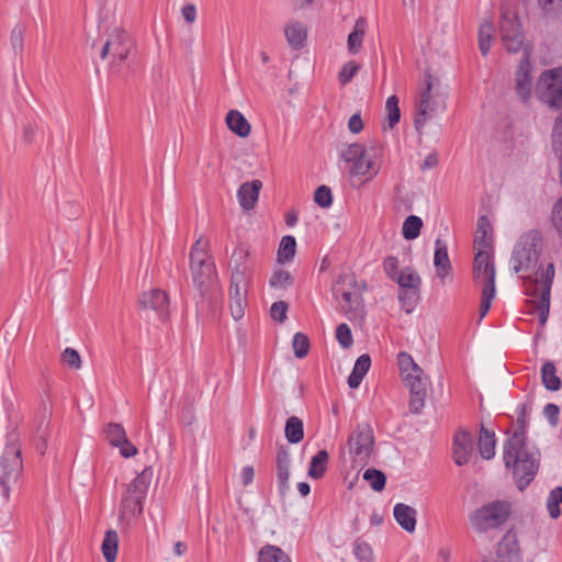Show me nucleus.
Returning a JSON list of instances; mask_svg holds the SVG:
<instances>
[{"label": "nucleus", "mask_w": 562, "mask_h": 562, "mask_svg": "<svg viewBox=\"0 0 562 562\" xmlns=\"http://www.w3.org/2000/svg\"><path fill=\"white\" fill-rule=\"evenodd\" d=\"M109 443L120 448L123 458H131L137 454V448L127 439L124 427L119 423H109L104 429Z\"/></svg>", "instance_id": "dca6fc26"}, {"label": "nucleus", "mask_w": 562, "mask_h": 562, "mask_svg": "<svg viewBox=\"0 0 562 562\" xmlns=\"http://www.w3.org/2000/svg\"><path fill=\"white\" fill-rule=\"evenodd\" d=\"M527 412H528V405L527 404H520L517 407V424L518 428L515 431H521L522 438H525V429L527 427Z\"/></svg>", "instance_id": "bf43d9fd"}, {"label": "nucleus", "mask_w": 562, "mask_h": 562, "mask_svg": "<svg viewBox=\"0 0 562 562\" xmlns=\"http://www.w3.org/2000/svg\"><path fill=\"white\" fill-rule=\"evenodd\" d=\"M470 464L474 470H480V460L475 453L474 437L464 429L459 428V467Z\"/></svg>", "instance_id": "a211bd4d"}, {"label": "nucleus", "mask_w": 562, "mask_h": 562, "mask_svg": "<svg viewBox=\"0 0 562 562\" xmlns=\"http://www.w3.org/2000/svg\"><path fill=\"white\" fill-rule=\"evenodd\" d=\"M503 460L513 470V476L520 491L533 480L539 469V451L528 447L521 431H515L503 446Z\"/></svg>", "instance_id": "f03ea898"}, {"label": "nucleus", "mask_w": 562, "mask_h": 562, "mask_svg": "<svg viewBox=\"0 0 562 562\" xmlns=\"http://www.w3.org/2000/svg\"><path fill=\"white\" fill-rule=\"evenodd\" d=\"M290 453L285 447H280L276 458V470L277 479L279 484V491L282 496L285 495L289 490V476H290Z\"/></svg>", "instance_id": "4be33fe9"}, {"label": "nucleus", "mask_w": 562, "mask_h": 562, "mask_svg": "<svg viewBox=\"0 0 562 562\" xmlns=\"http://www.w3.org/2000/svg\"><path fill=\"white\" fill-rule=\"evenodd\" d=\"M181 14L187 23H193L196 20V9L192 3L186 4L181 9Z\"/></svg>", "instance_id": "0e129e2a"}, {"label": "nucleus", "mask_w": 562, "mask_h": 562, "mask_svg": "<svg viewBox=\"0 0 562 562\" xmlns=\"http://www.w3.org/2000/svg\"><path fill=\"white\" fill-rule=\"evenodd\" d=\"M347 447L355 463L361 467L368 464L374 448L372 427L367 423L357 425L348 437Z\"/></svg>", "instance_id": "1a4fd4ad"}, {"label": "nucleus", "mask_w": 562, "mask_h": 562, "mask_svg": "<svg viewBox=\"0 0 562 562\" xmlns=\"http://www.w3.org/2000/svg\"><path fill=\"white\" fill-rule=\"evenodd\" d=\"M225 122L227 127L237 136L245 138L251 132V125L238 110L227 112Z\"/></svg>", "instance_id": "a878e982"}, {"label": "nucleus", "mask_w": 562, "mask_h": 562, "mask_svg": "<svg viewBox=\"0 0 562 562\" xmlns=\"http://www.w3.org/2000/svg\"><path fill=\"white\" fill-rule=\"evenodd\" d=\"M501 40L508 53H517L524 45V35L517 15L509 9H503L499 21Z\"/></svg>", "instance_id": "4468645a"}, {"label": "nucleus", "mask_w": 562, "mask_h": 562, "mask_svg": "<svg viewBox=\"0 0 562 562\" xmlns=\"http://www.w3.org/2000/svg\"><path fill=\"white\" fill-rule=\"evenodd\" d=\"M46 439H47V436H43V438L33 436V445H34L35 449L42 456L45 454V452H46V448H47Z\"/></svg>", "instance_id": "338daca9"}, {"label": "nucleus", "mask_w": 562, "mask_h": 562, "mask_svg": "<svg viewBox=\"0 0 562 562\" xmlns=\"http://www.w3.org/2000/svg\"><path fill=\"white\" fill-rule=\"evenodd\" d=\"M383 268L387 277L391 278L392 280H395L396 277L400 274L398 259L396 257H386L383 261Z\"/></svg>", "instance_id": "4d7b16f0"}, {"label": "nucleus", "mask_w": 562, "mask_h": 562, "mask_svg": "<svg viewBox=\"0 0 562 562\" xmlns=\"http://www.w3.org/2000/svg\"><path fill=\"white\" fill-rule=\"evenodd\" d=\"M509 514V503L495 501L477 509L472 519L475 528L486 531L503 525L508 519Z\"/></svg>", "instance_id": "9b49d317"}, {"label": "nucleus", "mask_w": 562, "mask_h": 562, "mask_svg": "<svg viewBox=\"0 0 562 562\" xmlns=\"http://www.w3.org/2000/svg\"><path fill=\"white\" fill-rule=\"evenodd\" d=\"M295 238L291 235L282 237L277 252V261L279 263L291 261L295 256Z\"/></svg>", "instance_id": "c9c22d12"}, {"label": "nucleus", "mask_w": 562, "mask_h": 562, "mask_svg": "<svg viewBox=\"0 0 562 562\" xmlns=\"http://www.w3.org/2000/svg\"><path fill=\"white\" fill-rule=\"evenodd\" d=\"M398 300L406 313H411L416 300L411 299V290L400 289Z\"/></svg>", "instance_id": "052dcab7"}, {"label": "nucleus", "mask_w": 562, "mask_h": 562, "mask_svg": "<svg viewBox=\"0 0 562 562\" xmlns=\"http://www.w3.org/2000/svg\"><path fill=\"white\" fill-rule=\"evenodd\" d=\"M395 281L397 282L400 289L411 290L412 300L418 299L420 278L414 270H412L411 268H406L405 270L400 272Z\"/></svg>", "instance_id": "c85d7f7f"}, {"label": "nucleus", "mask_w": 562, "mask_h": 562, "mask_svg": "<svg viewBox=\"0 0 562 562\" xmlns=\"http://www.w3.org/2000/svg\"><path fill=\"white\" fill-rule=\"evenodd\" d=\"M206 247H207V241H202L201 238H199L191 251H190V263H200V261H209L206 259Z\"/></svg>", "instance_id": "09e8293b"}, {"label": "nucleus", "mask_w": 562, "mask_h": 562, "mask_svg": "<svg viewBox=\"0 0 562 562\" xmlns=\"http://www.w3.org/2000/svg\"><path fill=\"white\" fill-rule=\"evenodd\" d=\"M359 70V65L356 61H348L342 66L338 74L339 82L345 86L351 81Z\"/></svg>", "instance_id": "864d4df0"}, {"label": "nucleus", "mask_w": 562, "mask_h": 562, "mask_svg": "<svg viewBox=\"0 0 562 562\" xmlns=\"http://www.w3.org/2000/svg\"><path fill=\"white\" fill-rule=\"evenodd\" d=\"M24 33L25 29L18 24L15 25L10 33V45L14 53V55H21L24 49Z\"/></svg>", "instance_id": "a18cd8bd"}, {"label": "nucleus", "mask_w": 562, "mask_h": 562, "mask_svg": "<svg viewBox=\"0 0 562 562\" xmlns=\"http://www.w3.org/2000/svg\"><path fill=\"white\" fill-rule=\"evenodd\" d=\"M348 128L353 134H358L362 131L363 123L359 113H356L350 116L348 121Z\"/></svg>", "instance_id": "e2e57ef3"}, {"label": "nucleus", "mask_w": 562, "mask_h": 562, "mask_svg": "<svg viewBox=\"0 0 562 562\" xmlns=\"http://www.w3.org/2000/svg\"><path fill=\"white\" fill-rule=\"evenodd\" d=\"M131 44L124 30L115 29L102 44L100 48V58L105 60L111 58L110 66L119 67L125 61L130 54Z\"/></svg>", "instance_id": "f8f14e48"}, {"label": "nucleus", "mask_w": 562, "mask_h": 562, "mask_svg": "<svg viewBox=\"0 0 562 562\" xmlns=\"http://www.w3.org/2000/svg\"><path fill=\"white\" fill-rule=\"evenodd\" d=\"M493 34V23L491 21H484L479 30V47L484 56L490 52Z\"/></svg>", "instance_id": "4c0bfd02"}, {"label": "nucleus", "mask_w": 562, "mask_h": 562, "mask_svg": "<svg viewBox=\"0 0 562 562\" xmlns=\"http://www.w3.org/2000/svg\"><path fill=\"white\" fill-rule=\"evenodd\" d=\"M493 246L492 225L486 216H481L474 234V248L476 251H491Z\"/></svg>", "instance_id": "5701e85b"}, {"label": "nucleus", "mask_w": 562, "mask_h": 562, "mask_svg": "<svg viewBox=\"0 0 562 562\" xmlns=\"http://www.w3.org/2000/svg\"><path fill=\"white\" fill-rule=\"evenodd\" d=\"M495 432L481 425L480 436L477 439V449L482 459L491 460L495 457Z\"/></svg>", "instance_id": "cd10ccee"}, {"label": "nucleus", "mask_w": 562, "mask_h": 562, "mask_svg": "<svg viewBox=\"0 0 562 562\" xmlns=\"http://www.w3.org/2000/svg\"><path fill=\"white\" fill-rule=\"evenodd\" d=\"M340 159L345 162H351L349 173L351 176H366L373 170V161L367 158V150L363 145L353 143L344 145L339 151Z\"/></svg>", "instance_id": "2eb2a0df"}, {"label": "nucleus", "mask_w": 562, "mask_h": 562, "mask_svg": "<svg viewBox=\"0 0 562 562\" xmlns=\"http://www.w3.org/2000/svg\"><path fill=\"white\" fill-rule=\"evenodd\" d=\"M292 347L296 358L302 359L307 356L310 350V339L303 333H296L293 336Z\"/></svg>", "instance_id": "49530a36"}, {"label": "nucleus", "mask_w": 562, "mask_h": 562, "mask_svg": "<svg viewBox=\"0 0 562 562\" xmlns=\"http://www.w3.org/2000/svg\"><path fill=\"white\" fill-rule=\"evenodd\" d=\"M562 504V487L553 488L547 498V509L551 518L557 519L561 515L559 505Z\"/></svg>", "instance_id": "c03bdc74"}, {"label": "nucleus", "mask_w": 562, "mask_h": 562, "mask_svg": "<svg viewBox=\"0 0 562 562\" xmlns=\"http://www.w3.org/2000/svg\"><path fill=\"white\" fill-rule=\"evenodd\" d=\"M284 435L290 443H299L304 438V425L302 419L291 416L285 422Z\"/></svg>", "instance_id": "2f4dec72"}, {"label": "nucleus", "mask_w": 562, "mask_h": 562, "mask_svg": "<svg viewBox=\"0 0 562 562\" xmlns=\"http://www.w3.org/2000/svg\"><path fill=\"white\" fill-rule=\"evenodd\" d=\"M398 368L405 386L409 390V411L413 414L422 413L429 389L428 376L415 363L411 355L405 351L398 353Z\"/></svg>", "instance_id": "7ed1b4c3"}, {"label": "nucleus", "mask_w": 562, "mask_h": 562, "mask_svg": "<svg viewBox=\"0 0 562 562\" xmlns=\"http://www.w3.org/2000/svg\"><path fill=\"white\" fill-rule=\"evenodd\" d=\"M261 188L262 182L260 180L247 181L240 184L237 190V199L244 211L255 209Z\"/></svg>", "instance_id": "412c9836"}, {"label": "nucleus", "mask_w": 562, "mask_h": 562, "mask_svg": "<svg viewBox=\"0 0 562 562\" xmlns=\"http://www.w3.org/2000/svg\"><path fill=\"white\" fill-rule=\"evenodd\" d=\"M366 26H367L366 19L358 18L355 23L353 31L349 34L348 40H347L348 50L351 54H357L360 50V48L362 46L363 36L366 33Z\"/></svg>", "instance_id": "7c9ffc66"}, {"label": "nucleus", "mask_w": 562, "mask_h": 562, "mask_svg": "<svg viewBox=\"0 0 562 562\" xmlns=\"http://www.w3.org/2000/svg\"><path fill=\"white\" fill-rule=\"evenodd\" d=\"M192 282L194 289L199 292L202 302H198V311L203 308L200 306L204 301L210 305L215 306L217 303V274L215 266L212 261H200V263H192Z\"/></svg>", "instance_id": "6e6552de"}, {"label": "nucleus", "mask_w": 562, "mask_h": 562, "mask_svg": "<svg viewBox=\"0 0 562 562\" xmlns=\"http://www.w3.org/2000/svg\"><path fill=\"white\" fill-rule=\"evenodd\" d=\"M416 514L415 508L406 504L398 503L394 506L395 520L408 532H413L416 528Z\"/></svg>", "instance_id": "bb28decb"}, {"label": "nucleus", "mask_w": 562, "mask_h": 562, "mask_svg": "<svg viewBox=\"0 0 562 562\" xmlns=\"http://www.w3.org/2000/svg\"><path fill=\"white\" fill-rule=\"evenodd\" d=\"M398 102L400 101L396 95L389 97L385 102L386 122L389 128H393L400 122L401 110Z\"/></svg>", "instance_id": "a19ab883"}, {"label": "nucleus", "mask_w": 562, "mask_h": 562, "mask_svg": "<svg viewBox=\"0 0 562 562\" xmlns=\"http://www.w3.org/2000/svg\"><path fill=\"white\" fill-rule=\"evenodd\" d=\"M531 64L529 61V57L527 52L525 50L524 57L520 60L519 67L516 71V85L515 89L518 97L527 102L531 97V87H532V78H531Z\"/></svg>", "instance_id": "6ab92c4d"}, {"label": "nucleus", "mask_w": 562, "mask_h": 562, "mask_svg": "<svg viewBox=\"0 0 562 562\" xmlns=\"http://www.w3.org/2000/svg\"><path fill=\"white\" fill-rule=\"evenodd\" d=\"M255 476V470L251 465H247L241 471V481L244 485H248L252 482Z\"/></svg>", "instance_id": "69168bd1"}, {"label": "nucleus", "mask_w": 562, "mask_h": 562, "mask_svg": "<svg viewBox=\"0 0 562 562\" xmlns=\"http://www.w3.org/2000/svg\"><path fill=\"white\" fill-rule=\"evenodd\" d=\"M151 477L153 470L147 467L126 486L119 512V519L122 524L130 525L134 518L143 513V503Z\"/></svg>", "instance_id": "20e7f679"}, {"label": "nucleus", "mask_w": 562, "mask_h": 562, "mask_svg": "<svg viewBox=\"0 0 562 562\" xmlns=\"http://www.w3.org/2000/svg\"><path fill=\"white\" fill-rule=\"evenodd\" d=\"M314 202L321 207H329L333 204L331 191L327 186H321L314 193Z\"/></svg>", "instance_id": "3c124183"}, {"label": "nucleus", "mask_w": 562, "mask_h": 562, "mask_svg": "<svg viewBox=\"0 0 562 562\" xmlns=\"http://www.w3.org/2000/svg\"><path fill=\"white\" fill-rule=\"evenodd\" d=\"M430 111V102L426 101H419L418 109H417V115L414 120V124L416 130H420L425 122L427 121V115Z\"/></svg>", "instance_id": "6e6d98bb"}, {"label": "nucleus", "mask_w": 562, "mask_h": 562, "mask_svg": "<svg viewBox=\"0 0 562 562\" xmlns=\"http://www.w3.org/2000/svg\"><path fill=\"white\" fill-rule=\"evenodd\" d=\"M289 305L284 301L274 302L270 307V316L278 323H284L286 321Z\"/></svg>", "instance_id": "5fc2aeb1"}, {"label": "nucleus", "mask_w": 562, "mask_h": 562, "mask_svg": "<svg viewBox=\"0 0 562 562\" xmlns=\"http://www.w3.org/2000/svg\"><path fill=\"white\" fill-rule=\"evenodd\" d=\"M237 256L238 259H236V266L232 271L229 286V310L235 321L243 318L245 314L248 292L246 268L243 266V262L248 257V252L243 249H239L238 251L234 252L233 258Z\"/></svg>", "instance_id": "423d86ee"}, {"label": "nucleus", "mask_w": 562, "mask_h": 562, "mask_svg": "<svg viewBox=\"0 0 562 562\" xmlns=\"http://www.w3.org/2000/svg\"><path fill=\"white\" fill-rule=\"evenodd\" d=\"M434 265L436 268L437 277L442 281L447 276L451 273L452 266L448 256V247L447 244L440 238L436 239Z\"/></svg>", "instance_id": "393cba45"}, {"label": "nucleus", "mask_w": 562, "mask_h": 562, "mask_svg": "<svg viewBox=\"0 0 562 562\" xmlns=\"http://www.w3.org/2000/svg\"><path fill=\"white\" fill-rule=\"evenodd\" d=\"M329 454L326 450H319L311 460L308 476L315 480L323 477L327 469Z\"/></svg>", "instance_id": "72a5a7b5"}, {"label": "nucleus", "mask_w": 562, "mask_h": 562, "mask_svg": "<svg viewBox=\"0 0 562 562\" xmlns=\"http://www.w3.org/2000/svg\"><path fill=\"white\" fill-rule=\"evenodd\" d=\"M336 338L340 346L345 349L350 348L353 344L351 329L347 324H340L337 326Z\"/></svg>", "instance_id": "603ef678"}, {"label": "nucleus", "mask_w": 562, "mask_h": 562, "mask_svg": "<svg viewBox=\"0 0 562 562\" xmlns=\"http://www.w3.org/2000/svg\"><path fill=\"white\" fill-rule=\"evenodd\" d=\"M284 35L292 49H302L307 40V27L300 21H291L285 25Z\"/></svg>", "instance_id": "b1692460"}, {"label": "nucleus", "mask_w": 562, "mask_h": 562, "mask_svg": "<svg viewBox=\"0 0 562 562\" xmlns=\"http://www.w3.org/2000/svg\"><path fill=\"white\" fill-rule=\"evenodd\" d=\"M8 442L0 456V485L2 496L8 501L10 497V484L15 483L23 470L21 448L19 446V434L13 430L8 435Z\"/></svg>", "instance_id": "39448f33"}, {"label": "nucleus", "mask_w": 562, "mask_h": 562, "mask_svg": "<svg viewBox=\"0 0 562 562\" xmlns=\"http://www.w3.org/2000/svg\"><path fill=\"white\" fill-rule=\"evenodd\" d=\"M119 536L115 530H108L102 542V553L106 562H114L117 554Z\"/></svg>", "instance_id": "f704fd0d"}, {"label": "nucleus", "mask_w": 562, "mask_h": 562, "mask_svg": "<svg viewBox=\"0 0 562 562\" xmlns=\"http://www.w3.org/2000/svg\"><path fill=\"white\" fill-rule=\"evenodd\" d=\"M139 305L144 310L157 312L161 319H166L169 315V297L168 294L160 289L144 292L139 296Z\"/></svg>", "instance_id": "f3484780"}, {"label": "nucleus", "mask_w": 562, "mask_h": 562, "mask_svg": "<svg viewBox=\"0 0 562 562\" xmlns=\"http://www.w3.org/2000/svg\"><path fill=\"white\" fill-rule=\"evenodd\" d=\"M423 227V221L419 216L409 215L405 218L402 226V234L406 240L416 239Z\"/></svg>", "instance_id": "e433bc0d"}, {"label": "nucleus", "mask_w": 562, "mask_h": 562, "mask_svg": "<svg viewBox=\"0 0 562 562\" xmlns=\"http://www.w3.org/2000/svg\"><path fill=\"white\" fill-rule=\"evenodd\" d=\"M293 277L285 270H276L270 278L269 284L273 289H286L292 285Z\"/></svg>", "instance_id": "de8ad7c7"}, {"label": "nucleus", "mask_w": 562, "mask_h": 562, "mask_svg": "<svg viewBox=\"0 0 562 562\" xmlns=\"http://www.w3.org/2000/svg\"><path fill=\"white\" fill-rule=\"evenodd\" d=\"M536 95L548 106L562 109V68L543 71L536 85Z\"/></svg>", "instance_id": "9d476101"}, {"label": "nucleus", "mask_w": 562, "mask_h": 562, "mask_svg": "<svg viewBox=\"0 0 562 562\" xmlns=\"http://www.w3.org/2000/svg\"><path fill=\"white\" fill-rule=\"evenodd\" d=\"M371 366L370 356L364 353L361 355L353 366V369L348 376V385L350 389H357L361 384L363 378L368 373Z\"/></svg>", "instance_id": "c756f323"}, {"label": "nucleus", "mask_w": 562, "mask_h": 562, "mask_svg": "<svg viewBox=\"0 0 562 562\" xmlns=\"http://www.w3.org/2000/svg\"><path fill=\"white\" fill-rule=\"evenodd\" d=\"M559 406L552 403L547 404L543 408V415L553 427H555L559 423Z\"/></svg>", "instance_id": "13d9d810"}, {"label": "nucleus", "mask_w": 562, "mask_h": 562, "mask_svg": "<svg viewBox=\"0 0 562 562\" xmlns=\"http://www.w3.org/2000/svg\"><path fill=\"white\" fill-rule=\"evenodd\" d=\"M363 480L367 481L370 487L375 492L383 491L386 483L385 474L382 471L374 468H370L364 471Z\"/></svg>", "instance_id": "58836bf2"}, {"label": "nucleus", "mask_w": 562, "mask_h": 562, "mask_svg": "<svg viewBox=\"0 0 562 562\" xmlns=\"http://www.w3.org/2000/svg\"><path fill=\"white\" fill-rule=\"evenodd\" d=\"M48 426H49V420L46 417V415L44 414L37 420L33 436L41 437V438H43V436H48Z\"/></svg>", "instance_id": "680f3d73"}, {"label": "nucleus", "mask_w": 562, "mask_h": 562, "mask_svg": "<svg viewBox=\"0 0 562 562\" xmlns=\"http://www.w3.org/2000/svg\"><path fill=\"white\" fill-rule=\"evenodd\" d=\"M497 562H519L520 549L518 546L517 533L514 530H508L498 542Z\"/></svg>", "instance_id": "aec40b11"}, {"label": "nucleus", "mask_w": 562, "mask_h": 562, "mask_svg": "<svg viewBox=\"0 0 562 562\" xmlns=\"http://www.w3.org/2000/svg\"><path fill=\"white\" fill-rule=\"evenodd\" d=\"M541 380L543 386L549 391H558L561 387V379L557 375L553 362L547 361L541 368Z\"/></svg>", "instance_id": "473e14b6"}, {"label": "nucleus", "mask_w": 562, "mask_h": 562, "mask_svg": "<svg viewBox=\"0 0 562 562\" xmlns=\"http://www.w3.org/2000/svg\"><path fill=\"white\" fill-rule=\"evenodd\" d=\"M473 277L483 283L480 317L483 318L491 307L495 296V267L491 261V251H476L473 261Z\"/></svg>", "instance_id": "0eeeda50"}, {"label": "nucleus", "mask_w": 562, "mask_h": 562, "mask_svg": "<svg viewBox=\"0 0 562 562\" xmlns=\"http://www.w3.org/2000/svg\"><path fill=\"white\" fill-rule=\"evenodd\" d=\"M282 557L286 562H291L290 558L280 548L267 544L260 549L258 562H278Z\"/></svg>", "instance_id": "ea45409f"}, {"label": "nucleus", "mask_w": 562, "mask_h": 562, "mask_svg": "<svg viewBox=\"0 0 562 562\" xmlns=\"http://www.w3.org/2000/svg\"><path fill=\"white\" fill-rule=\"evenodd\" d=\"M425 89L420 92L419 101L430 102L431 76L427 75L425 79Z\"/></svg>", "instance_id": "774afa93"}, {"label": "nucleus", "mask_w": 562, "mask_h": 562, "mask_svg": "<svg viewBox=\"0 0 562 562\" xmlns=\"http://www.w3.org/2000/svg\"><path fill=\"white\" fill-rule=\"evenodd\" d=\"M60 358H61L63 363L67 364L71 369L78 370L81 368V363H82L81 357H80L79 352L74 348L67 347L61 352Z\"/></svg>", "instance_id": "8fccbe9b"}, {"label": "nucleus", "mask_w": 562, "mask_h": 562, "mask_svg": "<svg viewBox=\"0 0 562 562\" xmlns=\"http://www.w3.org/2000/svg\"><path fill=\"white\" fill-rule=\"evenodd\" d=\"M367 284L364 282L358 283L355 276L341 274L337 278L334 285V293L341 295L347 303V312L356 314L362 306V293L366 291Z\"/></svg>", "instance_id": "ddd939ff"}, {"label": "nucleus", "mask_w": 562, "mask_h": 562, "mask_svg": "<svg viewBox=\"0 0 562 562\" xmlns=\"http://www.w3.org/2000/svg\"><path fill=\"white\" fill-rule=\"evenodd\" d=\"M543 247L542 235L537 229L522 234L517 240L510 265L515 273L526 274L524 285L525 294L529 296L530 313L537 312L539 323H547L550 311V293L555 274L554 265L550 262L546 269H536Z\"/></svg>", "instance_id": "f257e3e1"}, {"label": "nucleus", "mask_w": 562, "mask_h": 562, "mask_svg": "<svg viewBox=\"0 0 562 562\" xmlns=\"http://www.w3.org/2000/svg\"><path fill=\"white\" fill-rule=\"evenodd\" d=\"M537 3L546 16L562 20V0H537Z\"/></svg>", "instance_id": "79ce46f5"}, {"label": "nucleus", "mask_w": 562, "mask_h": 562, "mask_svg": "<svg viewBox=\"0 0 562 562\" xmlns=\"http://www.w3.org/2000/svg\"><path fill=\"white\" fill-rule=\"evenodd\" d=\"M353 555L359 562H373V550L362 538H357L355 540Z\"/></svg>", "instance_id": "37998d69"}]
</instances>
